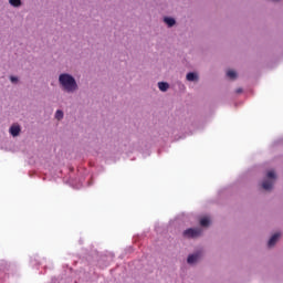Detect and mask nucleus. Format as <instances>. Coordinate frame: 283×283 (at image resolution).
Wrapping results in <instances>:
<instances>
[{"mask_svg":"<svg viewBox=\"0 0 283 283\" xmlns=\"http://www.w3.org/2000/svg\"><path fill=\"white\" fill-rule=\"evenodd\" d=\"M164 21L168 28H174V25H176V20L174 18H165Z\"/></svg>","mask_w":283,"mask_h":283,"instance_id":"obj_7","label":"nucleus"},{"mask_svg":"<svg viewBox=\"0 0 283 283\" xmlns=\"http://www.w3.org/2000/svg\"><path fill=\"white\" fill-rule=\"evenodd\" d=\"M10 6H13V8H19L21 6V0H9Z\"/></svg>","mask_w":283,"mask_h":283,"instance_id":"obj_12","label":"nucleus"},{"mask_svg":"<svg viewBox=\"0 0 283 283\" xmlns=\"http://www.w3.org/2000/svg\"><path fill=\"white\" fill-rule=\"evenodd\" d=\"M10 81H11V83H17V81H19V78H17V77H14V76H11V77H10Z\"/></svg>","mask_w":283,"mask_h":283,"instance_id":"obj_14","label":"nucleus"},{"mask_svg":"<svg viewBox=\"0 0 283 283\" xmlns=\"http://www.w3.org/2000/svg\"><path fill=\"white\" fill-rule=\"evenodd\" d=\"M60 85H62L64 92H76L78 85L76 80L67 73H63L59 76Z\"/></svg>","mask_w":283,"mask_h":283,"instance_id":"obj_1","label":"nucleus"},{"mask_svg":"<svg viewBox=\"0 0 283 283\" xmlns=\"http://www.w3.org/2000/svg\"><path fill=\"white\" fill-rule=\"evenodd\" d=\"M280 232L275 233L274 235L271 237V239L268 242L269 247H275V243L277 242V240H280Z\"/></svg>","mask_w":283,"mask_h":283,"instance_id":"obj_5","label":"nucleus"},{"mask_svg":"<svg viewBox=\"0 0 283 283\" xmlns=\"http://www.w3.org/2000/svg\"><path fill=\"white\" fill-rule=\"evenodd\" d=\"M268 178L269 179L262 182V187L263 189H265V191H270V189H273V182L275 181V171L270 170L268 172Z\"/></svg>","mask_w":283,"mask_h":283,"instance_id":"obj_2","label":"nucleus"},{"mask_svg":"<svg viewBox=\"0 0 283 283\" xmlns=\"http://www.w3.org/2000/svg\"><path fill=\"white\" fill-rule=\"evenodd\" d=\"M200 226L201 227H209V224H210V220H209V218H202V219H200Z\"/></svg>","mask_w":283,"mask_h":283,"instance_id":"obj_11","label":"nucleus"},{"mask_svg":"<svg viewBox=\"0 0 283 283\" xmlns=\"http://www.w3.org/2000/svg\"><path fill=\"white\" fill-rule=\"evenodd\" d=\"M202 235V229L200 228H189L184 231V238H200Z\"/></svg>","mask_w":283,"mask_h":283,"instance_id":"obj_3","label":"nucleus"},{"mask_svg":"<svg viewBox=\"0 0 283 283\" xmlns=\"http://www.w3.org/2000/svg\"><path fill=\"white\" fill-rule=\"evenodd\" d=\"M187 81L193 82V81H198V74L196 73H188L186 76Z\"/></svg>","mask_w":283,"mask_h":283,"instance_id":"obj_9","label":"nucleus"},{"mask_svg":"<svg viewBox=\"0 0 283 283\" xmlns=\"http://www.w3.org/2000/svg\"><path fill=\"white\" fill-rule=\"evenodd\" d=\"M158 87H159L160 92H167L169 90V84L166 82H159Z\"/></svg>","mask_w":283,"mask_h":283,"instance_id":"obj_8","label":"nucleus"},{"mask_svg":"<svg viewBox=\"0 0 283 283\" xmlns=\"http://www.w3.org/2000/svg\"><path fill=\"white\" fill-rule=\"evenodd\" d=\"M200 258V254H190L187 259L188 264H193L195 262H198V259Z\"/></svg>","mask_w":283,"mask_h":283,"instance_id":"obj_6","label":"nucleus"},{"mask_svg":"<svg viewBox=\"0 0 283 283\" xmlns=\"http://www.w3.org/2000/svg\"><path fill=\"white\" fill-rule=\"evenodd\" d=\"M237 94H242V88L237 90Z\"/></svg>","mask_w":283,"mask_h":283,"instance_id":"obj_15","label":"nucleus"},{"mask_svg":"<svg viewBox=\"0 0 283 283\" xmlns=\"http://www.w3.org/2000/svg\"><path fill=\"white\" fill-rule=\"evenodd\" d=\"M10 134L11 136H19V134H21V126L20 125H12L10 127Z\"/></svg>","mask_w":283,"mask_h":283,"instance_id":"obj_4","label":"nucleus"},{"mask_svg":"<svg viewBox=\"0 0 283 283\" xmlns=\"http://www.w3.org/2000/svg\"><path fill=\"white\" fill-rule=\"evenodd\" d=\"M55 118H56L57 120H61V119L63 118V111H56V113H55Z\"/></svg>","mask_w":283,"mask_h":283,"instance_id":"obj_13","label":"nucleus"},{"mask_svg":"<svg viewBox=\"0 0 283 283\" xmlns=\"http://www.w3.org/2000/svg\"><path fill=\"white\" fill-rule=\"evenodd\" d=\"M227 77L232 80L238 78V73H235L233 70H230L227 72Z\"/></svg>","mask_w":283,"mask_h":283,"instance_id":"obj_10","label":"nucleus"}]
</instances>
